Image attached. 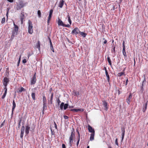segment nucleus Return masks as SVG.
<instances>
[{
	"label": "nucleus",
	"mask_w": 148,
	"mask_h": 148,
	"mask_svg": "<svg viewBox=\"0 0 148 148\" xmlns=\"http://www.w3.org/2000/svg\"><path fill=\"white\" fill-rule=\"evenodd\" d=\"M146 79H145V77L144 80H143V81L142 83H144V84H145V83H146Z\"/></svg>",
	"instance_id": "nucleus-53"
},
{
	"label": "nucleus",
	"mask_w": 148,
	"mask_h": 148,
	"mask_svg": "<svg viewBox=\"0 0 148 148\" xmlns=\"http://www.w3.org/2000/svg\"><path fill=\"white\" fill-rule=\"evenodd\" d=\"M128 81V79L127 78V79L126 80V83H125V85L126 86L127 85V84Z\"/></svg>",
	"instance_id": "nucleus-63"
},
{
	"label": "nucleus",
	"mask_w": 148,
	"mask_h": 148,
	"mask_svg": "<svg viewBox=\"0 0 148 148\" xmlns=\"http://www.w3.org/2000/svg\"><path fill=\"white\" fill-rule=\"evenodd\" d=\"M25 130V127L24 125L22 126L21 129V131H24Z\"/></svg>",
	"instance_id": "nucleus-46"
},
{
	"label": "nucleus",
	"mask_w": 148,
	"mask_h": 148,
	"mask_svg": "<svg viewBox=\"0 0 148 148\" xmlns=\"http://www.w3.org/2000/svg\"><path fill=\"white\" fill-rule=\"evenodd\" d=\"M77 133L78 134V140L77 141V146H78V144H79V138H80V134L79 133L78 131H77Z\"/></svg>",
	"instance_id": "nucleus-29"
},
{
	"label": "nucleus",
	"mask_w": 148,
	"mask_h": 148,
	"mask_svg": "<svg viewBox=\"0 0 148 148\" xmlns=\"http://www.w3.org/2000/svg\"><path fill=\"white\" fill-rule=\"evenodd\" d=\"M49 41L50 45H51V44H52V43L51 41V40L50 38H49Z\"/></svg>",
	"instance_id": "nucleus-62"
},
{
	"label": "nucleus",
	"mask_w": 148,
	"mask_h": 148,
	"mask_svg": "<svg viewBox=\"0 0 148 148\" xmlns=\"http://www.w3.org/2000/svg\"><path fill=\"white\" fill-rule=\"evenodd\" d=\"M36 47L38 49L39 51H40V43L39 41H38L36 43Z\"/></svg>",
	"instance_id": "nucleus-18"
},
{
	"label": "nucleus",
	"mask_w": 148,
	"mask_h": 148,
	"mask_svg": "<svg viewBox=\"0 0 148 148\" xmlns=\"http://www.w3.org/2000/svg\"><path fill=\"white\" fill-rule=\"evenodd\" d=\"M72 111H74L75 112H77L78 111V109H73L71 110Z\"/></svg>",
	"instance_id": "nucleus-45"
},
{
	"label": "nucleus",
	"mask_w": 148,
	"mask_h": 148,
	"mask_svg": "<svg viewBox=\"0 0 148 148\" xmlns=\"http://www.w3.org/2000/svg\"><path fill=\"white\" fill-rule=\"evenodd\" d=\"M63 106L64 109V110H65L67 108L68 106V104L67 103H65L64 104V103L62 102L60 106V108L61 110L63 109Z\"/></svg>",
	"instance_id": "nucleus-4"
},
{
	"label": "nucleus",
	"mask_w": 148,
	"mask_h": 148,
	"mask_svg": "<svg viewBox=\"0 0 148 148\" xmlns=\"http://www.w3.org/2000/svg\"><path fill=\"white\" fill-rule=\"evenodd\" d=\"M24 14L23 12H22L20 15V20L21 24H22L23 22V20L25 18Z\"/></svg>",
	"instance_id": "nucleus-11"
},
{
	"label": "nucleus",
	"mask_w": 148,
	"mask_h": 148,
	"mask_svg": "<svg viewBox=\"0 0 148 148\" xmlns=\"http://www.w3.org/2000/svg\"><path fill=\"white\" fill-rule=\"evenodd\" d=\"M53 12V10L52 9H51L49 12V15L52 16Z\"/></svg>",
	"instance_id": "nucleus-44"
},
{
	"label": "nucleus",
	"mask_w": 148,
	"mask_h": 148,
	"mask_svg": "<svg viewBox=\"0 0 148 148\" xmlns=\"http://www.w3.org/2000/svg\"><path fill=\"white\" fill-rule=\"evenodd\" d=\"M73 136H72V135H70V137H69V139H73Z\"/></svg>",
	"instance_id": "nucleus-58"
},
{
	"label": "nucleus",
	"mask_w": 148,
	"mask_h": 148,
	"mask_svg": "<svg viewBox=\"0 0 148 148\" xmlns=\"http://www.w3.org/2000/svg\"><path fill=\"white\" fill-rule=\"evenodd\" d=\"M79 33L82 36H83L84 37H85L87 35L86 33L84 32H81L80 31L79 32Z\"/></svg>",
	"instance_id": "nucleus-22"
},
{
	"label": "nucleus",
	"mask_w": 148,
	"mask_h": 148,
	"mask_svg": "<svg viewBox=\"0 0 148 148\" xmlns=\"http://www.w3.org/2000/svg\"><path fill=\"white\" fill-rule=\"evenodd\" d=\"M7 1L10 3H12L13 2V0H7Z\"/></svg>",
	"instance_id": "nucleus-60"
},
{
	"label": "nucleus",
	"mask_w": 148,
	"mask_h": 148,
	"mask_svg": "<svg viewBox=\"0 0 148 148\" xmlns=\"http://www.w3.org/2000/svg\"><path fill=\"white\" fill-rule=\"evenodd\" d=\"M58 25L59 26H64V24L63 23V22L59 18H58Z\"/></svg>",
	"instance_id": "nucleus-15"
},
{
	"label": "nucleus",
	"mask_w": 148,
	"mask_h": 148,
	"mask_svg": "<svg viewBox=\"0 0 148 148\" xmlns=\"http://www.w3.org/2000/svg\"><path fill=\"white\" fill-rule=\"evenodd\" d=\"M107 60L109 65L111 66L112 62L110 59L109 56H108L107 58Z\"/></svg>",
	"instance_id": "nucleus-26"
},
{
	"label": "nucleus",
	"mask_w": 148,
	"mask_h": 148,
	"mask_svg": "<svg viewBox=\"0 0 148 148\" xmlns=\"http://www.w3.org/2000/svg\"><path fill=\"white\" fill-rule=\"evenodd\" d=\"M50 49L52 51L54 52V49L52 45V44H51V45H50Z\"/></svg>",
	"instance_id": "nucleus-33"
},
{
	"label": "nucleus",
	"mask_w": 148,
	"mask_h": 148,
	"mask_svg": "<svg viewBox=\"0 0 148 148\" xmlns=\"http://www.w3.org/2000/svg\"><path fill=\"white\" fill-rule=\"evenodd\" d=\"M70 25H69V24L66 25V24H64L63 27H70Z\"/></svg>",
	"instance_id": "nucleus-47"
},
{
	"label": "nucleus",
	"mask_w": 148,
	"mask_h": 148,
	"mask_svg": "<svg viewBox=\"0 0 148 148\" xmlns=\"http://www.w3.org/2000/svg\"><path fill=\"white\" fill-rule=\"evenodd\" d=\"M88 129L90 132H91V133H95V131L94 129L89 125H88Z\"/></svg>",
	"instance_id": "nucleus-9"
},
{
	"label": "nucleus",
	"mask_w": 148,
	"mask_h": 148,
	"mask_svg": "<svg viewBox=\"0 0 148 148\" xmlns=\"http://www.w3.org/2000/svg\"><path fill=\"white\" fill-rule=\"evenodd\" d=\"M27 3H24L22 0H18V3H16V5L15 6L14 8L16 11L20 10L25 6Z\"/></svg>",
	"instance_id": "nucleus-1"
},
{
	"label": "nucleus",
	"mask_w": 148,
	"mask_h": 148,
	"mask_svg": "<svg viewBox=\"0 0 148 148\" xmlns=\"http://www.w3.org/2000/svg\"><path fill=\"white\" fill-rule=\"evenodd\" d=\"M73 142V139H69V145L70 147L72 146V143Z\"/></svg>",
	"instance_id": "nucleus-34"
},
{
	"label": "nucleus",
	"mask_w": 148,
	"mask_h": 148,
	"mask_svg": "<svg viewBox=\"0 0 148 148\" xmlns=\"http://www.w3.org/2000/svg\"><path fill=\"white\" fill-rule=\"evenodd\" d=\"M31 96L32 97V98L33 100H35L36 98H35V94L34 92H33L31 94Z\"/></svg>",
	"instance_id": "nucleus-28"
},
{
	"label": "nucleus",
	"mask_w": 148,
	"mask_h": 148,
	"mask_svg": "<svg viewBox=\"0 0 148 148\" xmlns=\"http://www.w3.org/2000/svg\"><path fill=\"white\" fill-rule=\"evenodd\" d=\"M23 134H21V137L22 138H23Z\"/></svg>",
	"instance_id": "nucleus-64"
},
{
	"label": "nucleus",
	"mask_w": 148,
	"mask_h": 148,
	"mask_svg": "<svg viewBox=\"0 0 148 148\" xmlns=\"http://www.w3.org/2000/svg\"><path fill=\"white\" fill-rule=\"evenodd\" d=\"M78 111H83V109H78Z\"/></svg>",
	"instance_id": "nucleus-61"
},
{
	"label": "nucleus",
	"mask_w": 148,
	"mask_h": 148,
	"mask_svg": "<svg viewBox=\"0 0 148 148\" xmlns=\"http://www.w3.org/2000/svg\"><path fill=\"white\" fill-rule=\"evenodd\" d=\"M13 24L14 25V29L12 31V34L11 37V40H12L14 37L17 35L18 30V27L17 25H15L14 22Z\"/></svg>",
	"instance_id": "nucleus-2"
},
{
	"label": "nucleus",
	"mask_w": 148,
	"mask_h": 148,
	"mask_svg": "<svg viewBox=\"0 0 148 148\" xmlns=\"http://www.w3.org/2000/svg\"><path fill=\"white\" fill-rule=\"evenodd\" d=\"M123 50H122V52L123 55L125 57H127V55L125 51V42L124 41H123Z\"/></svg>",
	"instance_id": "nucleus-8"
},
{
	"label": "nucleus",
	"mask_w": 148,
	"mask_h": 148,
	"mask_svg": "<svg viewBox=\"0 0 148 148\" xmlns=\"http://www.w3.org/2000/svg\"><path fill=\"white\" fill-rule=\"evenodd\" d=\"M67 17L68 18V21L69 23H70V25H71L72 22L71 20L70 19V16H69V14H68V15H67Z\"/></svg>",
	"instance_id": "nucleus-25"
},
{
	"label": "nucleus",
	"mask_w": 148,
	"mask_h": 148,
	"mask_svg": "<svg viewBox=\"0 0 148 148\" xmlns=\"http://www.w3.org/2000/svg\"><path fill=\"white\" fill-rule=\"evenodd\" d=\"M73 131H72V132H71V135H72L73 136H75V133H74V129H73Z\"/></svg>",
	"instance_id": "nucleus-42"
},
{
	"label": "nucleus",
	"mask_w": 148,
	"mask_h": 148,
	"mask_svg": "<svg viewBox=\"0 0 148 148\" xmlns=\"http://www.w3.org/2000/svg\"><path fill=\"white\" fill-rule=\"evenodd\" d=\"M9 79L6 77H5L3 79V85L7 86L9 82Z\"/></svg>",
	"instance_id": "nucleus-7"
},
{
	"label": "nucleus",
	"mask_w": 148,
	"mask_h": 148,
	"mask_svg": "<svg viewBox=\"0 0 148 148\" xmlns=\"http://www.w3.org/2000/svg\"><path fill=\"white\" fill-rule=\"evenodd\" d=\"M5 18L4 17L3 18H2L1 21V23L2 24H3L5 23Z\"/></svg>",
	"instance_id": "nucleus-40"
},
{
	"label": "nucleus",
	"mask_w": 148,
	"mask_h": 148,
	"mask_svg": "<svg viewBox=\"0 0 148 148\" xmlns=\"http://www.w3.org/2000/svg\"><path fill=\"white\" fill-rule=\"evenodd\" d=\"M125 133H122V140H123L124 138Z\"/></svg>",
	"instance_id": "nucleus-49"
},
{
	"label": "nucleus",
	"mask_w": 148,
	"mask_h": 148,
	"mask_svg": "<svg viewBox=\"0 0 148 148\" xmlns=\"http://www.w3.org/2000/svg\"><path fill=\"white\" fill-rule=\"evenodd\" d=\"M122 133H125V130L124 129H121Z\"/></svg>",
	"instance_id": "nucleus-54"
},
{
	"label": "nucleus",
	"mask_w": 148,
	"mask_h": 148,
	"mask_svg": "<svg viewBox=\"0 0 148 148\" xmlns=\"http://www.w3.org/2000/svg\"><path fill=\"white\" fill-rule=\"evenodd\" d=\"M64 1L63 0L61 1L59 4V7L60 8H62L64 4Z\"/></svg>",
	"instance_id": "nucleus-19"
},
{
	"label": "nucleus",
	"mask_w": 148,
	"mask_h": 148,
	"mask_svg": "<svg viewBox=\"0 0 148 148\" xmlns=\"http://www.w3.org/2000/svg\"><path fill=\"white\" fill-rule=\"evenodd\" d=\"M43 110H46L47 109V106L46 103H43Z\"/></svg>",
	"instance_id": "nucleus-31"
},
{
	"label": "nucleus",
	"mask_w": 148,
	"mask_h": 148,
	"mask_svg": "<svg viewBox=\"0 0 148 148\" xmlns=\"http://www.w3.org/2000/svg\"><path fill=\"white\" fill-rule=\"evenodd\" d=\"M51 16H52L49 15V16L48 17V20H47V23H48V25H49V23L51 19Z\"/></svg>",
	"instance_id": "nucleus-32"
},
{
	"label": "nucleus",
	"mask_w": 148,
	"mask_h": 148,
	"mask_svg": "<svg viewBox=\"0 0 148 148\" xmlns=\"http://www.w3.org/2000/svg\"><path fill=\"white\" fill-rule=\"evenodd\" d=\"M115 143L116 145H118V143L117 142V138H116L115 141Z\"/></svg>",
	"instance_id": "nucleus-57"
},
{
	"label": "nucleus",
	"mask_w": 148,
	"mask_h": 148,
	"mask_svg": "<svg viewBox=\"0 0 148 148\" xmlns=\"http://www.w3.org/2000/svg\"><path fill=\"white\" fill-rule=\"evenodd\" d=\"M24 88L22 87H21L19 88V90L17 91V92L18 93H21L22 91H24Z\"/></svg>",
	"instance_id": "nucleus-21"
},
{
	"label": "nucleus",
	"mask_w": 148,
	"mask_h": 148,
	"mask_svg": "<svg viewBox=\"0 0 148 148\" xmlns=\"http://www.w3.org/2000/svg\"><path fill=\"white\" fill-rule=\"evenodd\" d=\"M53 93H52L51 94V98L49 100V103L51 104H52V100L53 98Z\"/></svg>",
	"instance_id": "nucleus-23"
},
{
	"label": "nucleus",
	"mask_w": 148,
	"mask_h": 148,
	"mask_svg": "<svg viewBox=\"0 0 148 148\" xmlns=\"http://www.w3.org/2000/svg\"><path fill=\"white\" fill-rule=\"evenodd\" d=\"M132 95L131 93H130L129 96L128 98L126 99L127 102L129 105L130 104V102L132 100Z\"/></svg>",
	"instance_id": "nucleus-10"
},
{
	"label": "nucleus",
	"mask_w": 148,
	"mask_h": 148,
	"mask_svg": "<svg viewBox=\"0 0 148 148\" xmlns=\"http://www.w3.org/2000/svg\"><path fill=\"white\" fill-rule=\"evenodd\" d=\"M73 93H74V95L77 97L79 95V92L78 91H73Z\"/></svg>",
	"instance_id": "nucleus-27"
},
{
	"label": "nucleus",
	"mask_w": 148,
	"mask_h": 148,
	"mask_svg": "<svg viewBox=\"0 0 148 148\" xmlns=\"http://www.w3.org/2000/svg\"><path fill=\"white\" fill-rule=\"evenodd\" d=\"M102 103H103V106H104L105 109L106 110H108V107H107V103L105 101H102Z\"/></svg>",
	"instance_id": "nucleus-16"
},
{
	"label": "nucleus",
	"mask_w": 148,
	"mask_h": 148,
	"mask_svg": "<svg viewBox=\"0 0 148 148\" xmlns=\"http://www.w3.org/2000/svg\"><path fill=\"white\" fill-rule=\"evenodd\" d=\"M28 33L32 34L33 32V26L32 23L30 20L28 21Z\"/></svg>",
	"instance_id": "nucleus-3"
},
{
	"label": "nucleus",
	"mask_w": 148,
	"mask_h": 148,
	"mask_svg": "<svg viewBox=\"0 0 148 148\" xmlns=\"http://www.w3.org/2000/svg\"><path fill=\"white\" fill-rule=\"evenodd\" d=\"M22 121V119H20L19 121H18V128L19 129L21 126V121Z\"/></svg>",
	"instance_id": "nucleus-37"
},
{
	"label": "nucleus",
	"mask_w": 148,
	"mask_h": 148,
	"mask_svg": "<svg viewBox=\"0 0 148 148\" xmlns=\"http://www.w3.org/2000/svg\"><path fill=\"white\" fill-rule=\"evenodd\" d=\"M36 73H35V74L34 75L33 77L32 78L31 82V85L34 84H35L36 82Z\"/></svg>",
	"instance_id": "nucleus-6"
},
{
	"label": "nucleus",
	"mask_w": 148,
	"mask_h": 148,
	"mask_svg": "<svg viewBox=\"0 0 148 148\" xmlns=\"http://www.w3.org/2000/svg\"><path fill=\"white\" fill-rule=\"evenodd\" d=\"M12 115L13 114V111L14 110L16 106V104L14 101V100H13L12 101Z\"/></svg>",
	"instance_id": "nucleus-13"
},
{
	"label": "nucleus",
	"mask_w": 148,
	"mask_h": 148,
	"mask_svg": "<svg viewBox=\"0 0 148 148\" xmlns=\"http://www.w3.org/2000/svg\"><path fill=\"white\" fill-rule=\"evenodd\" d=\"M4 90H5V92H7V86H6L5 85H4Z\"/></svg>",
	"instance_id": "nucleus-43"
},
{
	"label": "nucleus",
	"mask_w": 148,
	"mask_h": 148,
	"mask_svg": "<svg viewBox=\"0 0 148 148\" xmlns=\"http://www.w3.org/2000/svg\"><path fill=\"white\" fill-rule=\"evenodd\" d=\"M43 103H46V99L45 95L43 96Z\"/></svg>",
	"instance_id": "nucleus-30"
},
{
	"label": "nucleus",
	"mask_w": 148,
	"mask_h": 148,
	"mask_svg": "<svg viewBox=\"0 0 148 148\" xmlns=\"http://www.w3.org/2000/svg\"><path fill=\"white\" fill-rule=\"evenodd\" d=\"M124 74V73L123 72H120L118 73V75L119 77H121V76L123 75Z\"/></svg>",
	"instance_id": "nucleus-36"
},
{
	"label": "nucleus",
	"mask_w": 148,
	"mask_h": 148,
	"mask_svg": "<svg viewBox=\"0 0 148 148\" xmlns=\"http://www.w3.org/2000/svg\"><path fill=\"white\" fill-rule=\"evenodd\" d=\"M62 148H66L65 145L64 144H62Z\"/></svg>",
	"instance_id": "nucleus-59"
},
{
	"label": "nucleus",
	"mask_w": 148,
	"mask_h": 148,
	"mask_svg": "<svg viewBox=\"0 0 148 148\" xmlns=\"http://www.w3.org/2000/svg\"><path fill=\"white\" fill-rule=\"evenodd\" d=\"M64 118L65 119H68L69 117L67 116L64 115Z\"/></svg>",
	"instance_id": "nucleus-56"
},
{
	"label": "nucleus",
	"mask_w": 148,
	"mask_h": 148,
	"mask_svg": "<svg viewBox=\"0 0 148 148\" xmlns=\"http://www.w3.org/2000/svg\"><path fill=\"white\" fill-rule=\"evenodd\" d=\"M113 45L112 46V53H115V46H114V44H113Z\"/></svg>",
	"instance_id": "nucleus-24"
},
{
	"label": "nucleus",
	"mask_w": 148,
	"mask_h": 148,
	"mask_svg": "<svg viewBox=\"0 0 148 148\" xmlns=\"http://www.w3.org/2000/svg\"><path fill=\"white\" fill-rule=\"evenodd\" d=\"M105 73L106 76L107 78V80L108 82H110V77L107 70H106Z\"/></svg>",
	"instance_id": "nucleus-17"
},
{
	"label": "nucleus",
	"mask_w": 148,
	"mask_h": 148,
	"mask_svg": "<svg viewBox=\"0 0 148 148\" xmlns=\"http://www.w3.org/2000/svg\"><path fill=\"white\" fill-rule=\"evenodd\" d=\"M57 102L58 103V105H60V103L61 102L60 101L59 99H58L57 100Z\"/></svg>",
	"instance_id": "nucleus-48"
},
{
	"label": "nucleus",
	"mask_w": 148,
	"mask_h": 148,
	"mask_svg": "<svg viewBox=\"0 0 148 148\" xmlns=\"http://www.w3.org/2000/svg\"><path fill=\"white\" fill-rule=\"evenodd\" d=\"M79 30L78 29L77 27H76L72 31L71 33L73 35L75 34L77 35L79 33Z\"/></svg>",
	"instance_id": "nucleus-5"
},
{
	"label": "nucleus",
	"mask_w": 148,
	"mask_h": 148,
	"mask_svg": "<svg viewBox=\"0 0 148 148\" xmlns=\"http://www.w3.org/2000/svg\"><path fill=\"white\" fill-rule=\"evenodd\" d=\"M144 84H145L144 83H142V85L141 86V90L142 91V92H143V91L144 90L143 85Z\"/></svg>",
	"instance_id": "nucleus-38"
},
{
	"label": "nucleus",
	"mask_w": 148,
	"mask_h": 148,
	"mask_svg": "<svg viewBox=\"0 0 148 148\" xmlns=\"http://www.w3.org/2000/svg\"><path fill=\"white\" fill-rule=\"evenodd\" d=\"M33 54V53H32V54H30V53H29L27 56V57L28 58H29V57L32 54Z\"/></svg>",
	"instance_id": "nucleus-52"
},
{
	"label": "nucleus",
	"mask_w": 148,
	"mask_h": 148,
	"mask_svg": "<svg viewBox=\"0 0 148 148\" xmlns=\"http://www.w3.org/2000/svg\"><path fill=\"white\" fill-rule=\"evenodd\" d=\"M7 93V92H4V94L2 96V97H1L2 99H4L5 98V97L6 96V95Z\"/></svg>",
	"instance_id": "nucleus-39"
},
{
	"label": "nucleus",
	"mask_w": 148,
	"mask_h": 148,
	"mask_svg": "<svg viewBox=\"0 0 148 148\" xmlns=\"http://www.w3.org/2000/svg\"><path fill=\"white\" fill-rule=\"evenodd\" d=\"M147 101L143 105V112H145L147 108Z\"/></svg>",
	"instance_id": "nucleus-14"
},
{
	"label": "nucleus",
	"mask_w": 148,
	"mask_h": 148,
	"mask_svg": "<svg viewBox=\"0 0 148 148\" xmlns=\"http://www.w3.org/2000/svg\"><path fill=\"white\" fill-rule=\"evenodd\" d=\"M30 129V127L28 125L25 126V133L27 135L29 133V131Z\"/></svg>",
	"instance_id": "nucleus-12"
},
{
	"label": "nucleus",
	"mask_w": 148,
	"mask_h": 148,
	"mask_svg": "<svg viewBox=\"0 0 148 148\" xmlns=\"http://www.w3.org/2000/svg\"><path fill=\"white\" fill-rule=\"evenodd\" d=\"M103 40H104L103 42V44H106L107 42V41L104 38H103Z\"/></svg>",
	"instance_id": "nucleus-51"
},
{
	"label": "nucleus",
	"mask_w": 148,
	"mask_h": 148,
	"mask_svg": "<svg viewBox=\"0 0 148 148\" xmlns=\"http://www.w3.org/2000/svg\"><path fill=\"white\" fill-rule=\"evenodd\" d=\"M23 63H25L27 61L26 59H24L22 61Z\"/></svg>",
	"instance_id": "nucleus-50"
},
{
	"label": "nucleus",
	"mask_w": 148,
	"mask_h": 148,
	"mask_svg": "<svg viewBox=\"0 0 148 148\" xmlns=\"http://www.w3.org/2000/svg\"><path fill=\"white\" fill-rule=\"evenodd\" d=\"M21 55H20V57H19V60H18V63H17V66H19V63H20V61L21 60Z\"/></svg>",
	"instance_id": "nucleus-41"
},
{
	"label": "nucleus",
	"mask_w": 148,
	"mask_h": 148,
	"mask_svg": "<svg viewBox=\"0 0 148 148\" xmlns=\"http://www.w3.org/2000/svg\"><path fill=\"white\" fill-rule=\"evenodd\" d=\"M54 124L55 125V127L56 129H57V125L55 122H54Z\"/></svg>",
	"instance_id": "nucleus-55"
},
{
	"label": "nucleus",
	"mask_w": 148,
	"mask_h": 148,
	"mask_svg": "<svg viewBox=\"0 0 148 148\" xmlns=\"http://www.w3.org/2000/svg\"><path fill=\"white\" fill-rule=\"evenodd\" d=\"M95 133H91L90 134V141H92L94 139V136Z\"/></svg>",
	"instance_id": "nucleus-20"
},
{
	"label": "nucleus",
	"mask_w": 148,
	"mask_h": 148,
	"mask_svg": "<svg viewBox=\"0 0 148 148\" xmlns=\"http://www.w3.org/2000/svg\"><path fill=\"white\" fill-rule=\"evenodd\" d=\"M38 14L39 17L40 18L41 16V13L40 10H38Z\"/></svg>",
	"instance_id": "nucleus-35"
}]
</instances>
